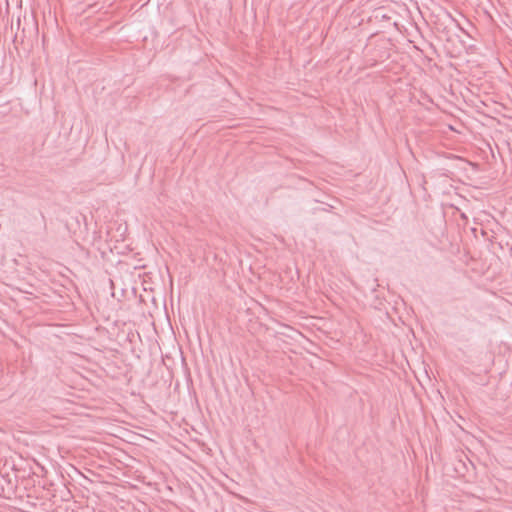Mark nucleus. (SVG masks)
Returning a JSON list of instances; mask_svg holds the SVG:
<instances>
[{"instance_id":"f257e3e1","label":"nucleus","mask_w":512,"mask_h":512,"mask_svg":"<svg viewBox=\"0 0 512 512\" xmlns=\"http://www.w3.org/2000/svg\"><path fill=\"white\" fill-rule=\"evenodd\" d=\"M23 21H24V25L21 21V19L18 17L17 18V31H21V32H27V30H36V32H38V27H37V23L35 22L33 16H29L27 17L26 15H24L23 17Z\"/></svg>"},{"instance_id":"f03ea898","label":"nucleus","mask_w":512,"mask_h":512,"mask_svg":"<svg viewBox=\"0 0 512 512\" xmlns=\"http://www.w3.org/2000/svg\"><path fill=\"white\" fill-rule=\"evenodd\" d=\"M10 23L9 16H3L0 18V30H3L4 32L8 29V24Z\"/></svg>"},{"instance_id":"7ed1b4c3","label":"nucleus","mask_w":512,"mask_h":512,"mask_svg":"<svg viewBox=\"0 0 512 512\" xmlns=\"http://www.w3.org/2000/svg\"><path fill=\"white\" fill-rule=\"evenodd\" d=\"M10 28H11L12 32H13L14 28L17 30V24L14 25L12 20L10 21Z\"/></svg>"}]
</instances>
